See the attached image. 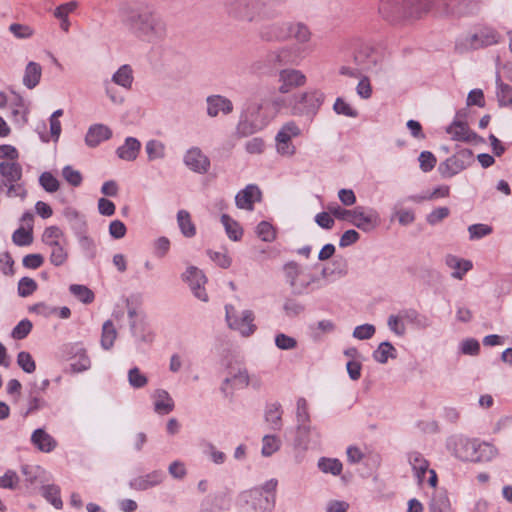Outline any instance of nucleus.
Here are the masks:
<instances>
[{"instance_id": "obj_1", "label": "nucleus", "mask_w": 512, "mask_h": 512, "mask_svg": "<svg viewBox=\"0 0 512 512\" xmlns=\"http://www.w3.org/2000/svg\"><path fill=\"white\" fill-rule=\"evenodd\" d=\"M227 13L234 19L246 22H259L280 15L277 0H229Z\"/></svg>"}, {"instance_id": "obj_2", "label": "nucleus", "mask_w": 512, "mask_h": 512, "mask_svg": "<svg viewBox=\"0 0 512 512\" xmlns=\"http://www.w3.org/2000/svg\"><path fill=\"white\" fill-rule=\"evenodd\" d=\"M278 481L270 479L263 485L240 494L242 512H270L275 506Z\"/></svg>"}, {"instance_id": "obj_3", "label": "nucleus", "mask_w": 512, "mask_h": 512, "mask_svg": "<svg viewBox=\"0 0 512 512\" xmlns=\"http://www.w3.org/2000/svg\"><path fill=\"white\" fill-rule=\"evenodd\" d=\"M428 8L419 0H379L378 14L389 23H397L405 18L418 17Z\"/></svg>"}, {"instance_id": "obj_4", "label": "nucleus", "mask_w": 512, "mask_h": 512, "mask_svg": "<svg viewBox=\"0 0 512 512\" xmlns=\"http://www.w3.org/2000/svg\"><path fill=\"white\" fill-rule=\"evenodd\" d=\"M283 272L286 282L289 284L292 292L296 295H303L309 291H313L314 284H318L317 288H321L318 276L308 272V270L295 261L287 262L283 266Z\"/></svg>"}, {"instance_id": "obj_5", "label": "nucleus", "mask_w": 512, "mask_h": 512, "mask_svg": "<svg viewBox=\"0 0 512 512\" xmlns=\"http://www.w3.org/2000/svg\"><path fill=\"white\" fill-rule=\"evenodd\" d=\"M325 94L316 88L292 94L291 115L312 119L323 105Z\"/></svg>"}, {"instance_id": "obj_6", "label": "nucleus", "mask_w": 512, "mask_h": 512, "mask_svg": "<svg viewBox=\"0 0 512 512\" xmlns=\"http://www.w3.org/2000/svg\"><path fill=\"white\" fill-rule=\"evenodd\" d=\"M129 25L139 37L149 42L161 39L166 32L165 24L160 17L149 12L132 15Z\"/></svg>"}, {"instance_id": "obj_7", "label": "nucleus", "mask_w": 512, "mask_h": 512, "mask_svg": "<svg viewBox=\"0 0 512 512\" xmlns=\"http://www.w3.org/2000/svg\"><path fill=\"white\" fill-rule=\"evenodd\" d=\"M262 104L251 103L241 112L239 122L237 124V134L247 137L255 132L263 129L269 120L262 115Z\"/></svg>"}, {"instance_id": "obj_8", "label": "nucleus", "mask_w": 512, "mask_h": 512, "mask_svg": "<svg viewBox=\"0 0 512 512\" xmlns=\"http://www.w3.org/2000/svg\"><path fill=\"white\" fill-rule=\"evenodd\" d=\"M225 312L229 328L238 331L244 337H248L255 332L254 313L251 310L238 312L234 306L226 305Z\"/></svg>"}, {"instance_id": "obj_9", "label": "nucleus", "mask_w": 512, "mask_h": 512, "mask_svg": "<svg viewBox=\"0 0 512 512\" xmlns=\"http://www.w3.org/2000/svg\"><path fill=\"white\" fill-rule=\"evenodd\" d=\"M474 162V155L470 149H460L451 157L441 162L438 170L443 178H451L470 167Z\"/></svg>"}, {"instance_id": "obj_10", "label": "nucleus", "mask_w": 512, "mask_h": 512, "mask_svg": "<svg viewBox=\"0 0 512 512\" xmlns=\"http://www.w3.org/2000/svg\"><path fill=\"white\" fill-rule=\"evenodd\" d=\"M300 135L301 129L295 121L291 120L284 123L275 137L277 153L281 156L292 157L296 153L292 138Z\"/></svg>"}, {"instance_id": "obj_11", "label": "nucleus", "mask_w": 512, "mask_h": 512, "mask_svg": "<svg viewBox=\"0 0 512 512\" xmlns=\"http://www.w3.org/2000/svg\"><path fill=\"white\" fill-rule=\"evenodd\" d=\"M278 93L282 95H291L294 90L305 86L307 83L306 75L295 68H284L278 72Z\"/></svg>"}, {"instance_id": "obj_12", "label": "nucleus", "mask_w": 512, "mask_h": 512, "mask_svg": "<svg viewBox=\"0 0 512 512\" xmlns=\"http://www.w3.org/2000/svg\"><path fill=\"white\" fill-rule=\"evenodd\" d=\"M446 446L447 449L459 460L474 462L476 440L455 435L448 438Z\"/></svg>"}, {"instance_id": "obj_13", "label": "nucleus", "mask_w": 512, "mask_h": 512, "mask_svg": "<svg viewBox=\"0 0 512 512\" xmlns=\"http://www.w3.org/2000/svg\"><path fill=\"white\" fill-rule=\"evenodd\" d=\"M499 42V34L492 29H484L475 34L467 36L462 42L456 44L459 51L467 49H480Z\"/></svg>"}, {"instance_id": "obj_14", "label": "nucleus", "mask_w": 512, "mask_h": 512, "mask_svg": "<svg viewBox=\"0 0 512 512\" xmlns=\"http://www.w3.org/2000/svg\"><path fill=\"white\" fill-rule=\"evenodd\" d=\"M350 223L364 232H370L380 224V216L373 208L357 206L352 209Z\"/></svg>"}, {"instance_id": "obj_15", "label": "nucleus", "mask_w": 512, "mask_h": 512, "mask_svg": "<svg viewBox=\"0 0 512 512\" xmlns=\"http://www.w3.org/2000/svg\"><path fill=\"white\" fill-rule=\"evenodd\" d=\"M435 4L444 14L468 15L478 11L479 4L474 0H435Z\"/></svg>"}, {"instance_id": "obj_16", "label": "nucleus", "mask_w": 512, "mask_h": 512, "mask_svg": "<svg viewBox=\"0 0 512 512\" xmlns=\"http://www.w3.org/2000/svg\"><path fill=\"white\" fill-rule=\"evenodd\" d=\"M182 279L188 283L194 296L203 302L208 301V295L204 289L206 277L203 272L195 266H190L182 275Z\"/></svg>"}, {"instance_id": "obj_17", "label": "nucleus", "mask_w": 512, "mask_h": 512, "mask_svg": "<svg viewBox=\"0 0 512 512\" xmlns=\"http://www.w3.org/2000/svg\"><path fill=\"white\" fill-rule=\"evenodd\" d=\"M289 21L265 24L259 29V37L266 42L285 41L289 38Z\"/></svg>"}, {"instance_id": "obj_18", "label": "nucleus", "mask_w": 512, "mask_h": 512, "mask_svg": "<svg viewBox=\"0 0 512 512\" xmlns=\"http://www.w3.org/2000/svg\"><path fill=\"white\" fill-rule=\"evenodd\" d=\"M188 169L198 174H205L210 169V160L198 147L188 149L183 157Z\"/></svg>"}, {"instance_id": "obj_19", "label": "nucleus", "mask_w": 512, "mask_h": 512, "mask_svg": "<svg viewBox=\"0 0 512 512\" xmlns=\"http://www.w3.org/2000/svg\"><path fill=\"white\" fill-rule=\"evenodd\" d=\"M379 60L378 54L368 45H362L354 54V63L360 70L371 72L377 67Z\"/></svg>"}, {"instance_id": "obj_20", "label": "nucleus", "mask_w": 512, "mask_h": 512, "mask_svg": "<svg viewBox=\"0 0 512 512\" xmlns=\"http://www.w3.org/2000/svg\"><path fill=\"white\" fill-rule=\"evenodd\" d=\"M261 200L260 189L253 184L247 185L244 189L239 191L235 196V203L239 209L252 211L254 203Z\"/></svg>"}, {"instance_id": "obj_21", "label": "nucleus", "mask_w": 512, "mask_h": 512, "mask_svg": "<svg viewBox=\"0 0 512 512\" xmlns=\"http://www.w3.org/2000/svg\"><path fill=\"white\" fill-rule=\"evenodd\" d=\"M165 479V473L162 470H154L146 475L133 478L129 486L137 491H145L160 485Z\"/></svg>"}, {"instance_id": "obj_22", "label": "nucleus", "mask_w": 512, "mask_h": 512, "mask_svg": "<svg viewBox=\"0 0 512 512\" xmlns=\"http://www.w3.org/2000/svg\"><path fill=\"white\" fill-rule=\"evenodd\" d=\"M207 114L210 117H217L220 113L228 115L233 111V103L222 95H210L206 99Z\"/></svg>"}, {"instance_id": "obj_23", "label": "nucleus", "mask_w": 512, "mask_h": 512, "mask_svg": "<svg viewBox=\"0 0 512 512\" xmlns=\"http://www.w3.org/2000/svg\"><path fill=\"white\" fill-rule=\"evenodd\" d=\"M403 323L410 324L416 329H427L431 326V320L424 314H421L414 308H404L399 310Z\"/></svg>"}, {"instance_id": "obj_24", "label": "nucleus", "mask_w": 512, "mask_h": 512, "mask_svg": "<svg viewBox=\"0 0 512 512\" xmlns=\"http://www.w3.org/2000/svg\"><path fill=\"white\" fill-rule=\"evenodd\" d=\"M0 175L2 176L0 189H2L4 184L21 181L23 175L22 166L16 161L0 162Z\"/></svg>"}, {"instance_id": "obj_25", "label": "nucleus", "mask_w": 512, "mask_h": 512, "mask_svg": "<svg viewBox=\"0 0 512 512\" xmlns=\"http://www.w3.org/2000/svg\"><path fill=\"white\" fill-rule=\"evenodd\" d=\"M112 136L111 129L103 124H94L88 129L85 142L89 147H96L102 141L110 139Z\"/></svg>"}, {"instance_id": "obj_26", "label": "nucleus", "mask_w": 512, "mask_h": 512, "mask_svg": "<svg viewBox=\"0 0 512 512\" xmlns=\"http://www.w3.org/2000/svg\"><path fill=\"white\" fill-rule=\"evenodd\" d=\"M110 81L123 88L131 90L134 82V70L129 64L121 65L112 75Z\"/></svg>"}, {"instance_id": "obj_27", "label": "nucleus", "mask_w": 512, "mask_h": 512, "mask_svg": "<svg viewBox=\"0 0 512 512\" xmlns=\"http://www.w3.org/2000/svg\"><path fill=\"white\" fill-rule=\"evenodd\" d=\"M154 411L160 415H166L173 411L174 401L168 391L157 389L153 395Z\"/></svg>"}, {"instance_id": "obj_28", "label": "nucleus", "mask_w": 512, "mask_h": 512, "mask_svg": "<svg viewBox=\"0 0 512 512\" xmlns=\"http://www.w3.org/2000/svg\"><path fill=\"white\" fill-rule=\"evenodd\" d=\"M230 384L233 388L236 389L247 387L249 385V375L247 370L239 369L236 373L224 379L220 389L225 397H228L232 394L228 388Z\"/></svg>"}, {"instance_id": "obj_29", "label": "nucleus", "mask_w": 512, "mask_h": 512, "mask_svg": "<svg viewBox=\"0 0 512 512\" xmlns=\"http://www.w3.org/2000/svg\"><path fill=\"white\" fill-rule=\"evenodd\" d=\"M445 264L452 269L451 276L461 280L463 276L472 269V262L449 254L445 257Z\"/></svg>"}, {"instance_id": "obj_30", "label": "nucleus", "mask_w": 512, "mask_h": 512, "mask_svg": "<svg viewBox=\"0 0 512 512\" xmlns=\"http://www.w3.org/2000/svg\"><path fill=\"white\" fill-rule=\"evenodd\" d=\"M141 149V143L134 137H127L123 145L117 148V156L125 161H134Z\"/></svg>"}, {"instance_id": "obj_31", "label": "nucleus", "mask_w": 512, "mask_h": 512, "mask_svg": "<svg viewBox=\"0 0 512 512\" xmlns=\"http://www.w3.org/2000/svg\"><path fill=\"white\" fill-rule=\"evenodd\" d=\"M446 132L456 141L471 142L477 137L468 125L461 121H454L447 127Z\"/></svg>"}, {"instance_id": "obj_32", "label": "nucleus", "mask_w": 512, "mask_h": 512, "mask_svg": "<svg viewBox=\"0 0 512 512\" xmlns=\"http://www.w3.org/2000/svg\"><path fill=\"white\" fill-rule=\"evenodd\" d=\"M31 442L40 451L45 453L53 451L57 445L55 439L41 428L36 429L32 433Z\"/></svg>"}, {"instance_id": "obj_33", "label": "nucleus", "mask_w": 512, "mask_h": 512, "mask_svg": "<svg viewBox=\"0 0 512 512\" xmlns=\"http://www.w3.org/2000/svg\"><path fill=\"white\" fill-rule=\"evenodd\" d=\"M408 460L410 465L412 466L418 484L421 485L424 481L426 473L430 470L429 462L424 458V456L421 453L416 451L409 453Z\"/></svg>"}, {"instance_id": "obj_34", "label": "nucleus", "mask_w": 512, "mask_h": 512, "mask_svg": "<svg viewBox=\"0 0 512 512\" xmlns=\"http://www.w3.org/2000/svg\"><path fill=\"white\" fill-rule=\"evenodd\" d=\"M10 107L11 117L14 123H16L19 126L25 125L28 122L27 116L29 109L25 104L24 99L19 95H15L14 100L11 101Z\"/></svg>"}, {"instance_id": "obj_35", "label": "nucleus", "mask_w": 512, "mask_h": 512, "mask_svg": "<svg viewBox=\"0 0 512 512\" xmlns=\"http://www.w3.org/2000/svg\"><path fill=\"white\" fill-rule=\"evenodd\" d=\"M50 248V263L56 267L64 265L69 257L68 240L61 243H53L48 246Z\"/></svg>"}, {"instance_id": "obj_36", "label": "nucleus", "mask_w": 512, "mask_h": 512, "mask_svg": "<svg viewBox=\"0 0 512 512\" xmlns=\"http://www.w3.org/2000/svg\"><path fill=\"white\" fill-rule=\"evenodd\" d=\"M496 97L500 107L512 106V86L504 83L499 74L496 75Z\"/></svg>"}, {"instance_id": "obj_37", "label": "nucleus", "mask_w": 512, "mask_h": 512, "mask_svg": "<svg viewBox=\"0 0 512 512\" xmlns=\"http://www.w3.org/2000/svg\"><path fill=\"white\" fill-rule=\"evenodd\" d=\"M42 75L41 66L33 61H30L25 68L24 76H23V84L28 89H33L40 82Z\"/></svg>"}, {"instance_id": "obj_38", "label": "nucleus", "mask_w": 512, "mask_h": 512, "mask_svg": "<svg viewBox=\"0 0 512 512\" xmlns=\"http://www.w3.org/2000/svg\"><path fill=\"white\" fill-rule=\"evenodd\" d=\"M372 356L376 362L385 364L390 358L395 359L397 357V351L390 342L385 341L379 344Z\"/></svg>"}, {"instance_id": "obj_39", "label": "nucleus", "mask_w": 512, "mask_h": 512, "mask_svg": "<svg viewBox=\"0 0 512 512\" xmlns=\"http://www.w3.org/2000/svg\"><path fill=\"white\" fill-rule=\"evenodd\" d=\"M177 223L181 233L188 238L194 237L196 234V227L192 222L191 215L186 210H179L177 213Z\"/></svg>"}, {"instance_id": "obj_40", "label": "nucleus", "mask_w": 512, "mask_h": 512, "mask_svg": "<svg viewBox=\"0 0 512 512\" xmlns=\"http://www.w3.org/2000/svg\"><path fill=\"white\" fill-rule=\"evenodd\" d=\"M145 151L148 156V161L162 160L166 156L165 144L157 139L147 141Z\"/></svg>"}, {"instance_id": "obj_41", "label": "nucleus", "mask_w": 512, "mask_h": 512, "mask_svg": "<svg viewBox=\"0 0 512 512\" xmlns=\"http://www.w3.org/2000/svg\"><path fill=\"white\" fill-rule=\"evenodd\" d=\"M475 448L474 462H488L494 459L498 454L497 448L487 442L478 443L476 441Z\"/></svg>"}, {"instance_id": "obj_42", "label": "nucleus", "mask_w": 512, "mask_h": 512, "mask_svg": "<svg viewBox=\"0 0 512 512\" xmlns=\"http://www.w3.org/2000/svg\"><path fill=\"white\" fill-rule=\"evenodd\" d=\"M268 58L274 65L284 66L293 63V52L289 47H282L271 51Z\"/></svg>"}, {"instance_id": "obj_43", "label": "nucleus", "mask_w": 512, "mask_h": 512, "mask_svg": "<svg viewBox=\"0 0 512 512\" xmlns=\"http://www.w3.org/2000/svg\"><path fill=\"white\" fill-rule=\"evenodd\" d=\"M42 496L53 505L56 509L63 507V502L60 497V487L55 484H47L41 487Z\"/></svg>"}, {"instance_id": "obj_44", "label": "nucleus", "mask_w": 512, "mask_h": 512, "mask_svg": "<svg viewBox=\"0 0 512 512\" xmlns=\"http://www.w3.org/2000/svg\"><path fill=\"white\" fill-rule=\"evenodd\" d=\"M116 337L117 331L113 322L111 320L105 321L102 326L101 347L104 350H110L114 345Z\"/></svg>"}, {"instance_id": "obj_45", "label": "nucleus", "mask_w": 512, "mask_h": 512, "mask_svg": "<svg viewBox=\"0 0 512 512\" xmlns=\"http://www.w3.org/2000/svg\"><path fill=\"white\" fill-rule=\"evenodd\" d=\"M65 218L69 221L75 234L87 230V223L84 217L75 209L68 208L64 212Z\"/></svg>"}, {"instance_id": "obj_46", "label": "nucleus", "mask_w": 512, "mask_h": 512, "mask_svg": "<svg viewBox=\"0 0 512 512\" xmlns=\"http://www.w3.org/2000/svg\"><path fill=\"white\" fill-rule=\"evenodd\" d=\"M221 222L225 228L228 237L233 241H239L242 238L243 230L238 222L233 220L229 215L223 214Z\"/></svg>"}, {"instance_id": "obj_47", "label": "nucleus", "mask_w": 512, "mask_h": 512, "mask_svg": "<svg viewBox=\"0 0 512 512\" xmlns=\"http://www.w3.org/2000/svg\"><path fill=\"white\" fill-rule=\"evenodd\" d=\"M86 231L87 230H84L83 232L77 233L75 235L85 256L88 259H94L97 254V247L94 240L87 235Z\"/></svg>"}, {"instance_id": "obj_48", "label": "nucleus", "mask_w": 512, "mask_h": 512, "mask_svg": "<svg viewBox=\"0 0 512 512\" xmlns=\"http://www.w3.org/2000/svg\"><path fill=\"white\" fill-rule=\"evenodd\" d=\"M290 37L295 38L299 43H307L311 39V32L302 22H290Z\"/></svg>"}, {"instance_id": "obj_49", "label": "nucleus", "mask_w": 512, "mask_h": 512, "mask_svg": "<svg viewBox=\"0 0 512 512\" xmlns=\"http://www.w3.org/2000/svg\"><path fill=\"white\" fill-rule=\"evenodd\" d=\"M265 419L274 430H279L282 426V411L280 404H270L265 412Z\"/></svg>"}, {"instance_id": "obj_50", "label": "nucleus", "mask_w": 512, "mask_h": 512, "mask_svg": "<svg viewBox=\"0 0 512 512\" xmlns=\"http://www.w3.org/2000/svg\"><path fill=\"white\" fill-rule=\"evenodd\" d=\"M67 238L64 235V232L58 226H49L45 228L42 234V241L46 246H50L53 243H61V241H66Z\"/></svg>"}, {"instance_id": "obj_51", "label": "nucleus", "mask_w": 512, "mask_h": 512, "mask_svg": "<svg viewBox=\"0 0 512 512\" xmlns=\"http://www.w3.org/2000/svg\"><path fill=\"white\" fill-rule=\"evenodd\" d=\"M21 471L25 476V481L30 484H34L37 481L42 482L46 474V471L38 465H23Z\"/></svg>"}, {"instance_id": "obj_52", "label": "nucleus", "mask_w": 512, "mask_h": 512, "mask_svg": "<svg viewBox=\"0 0 512 512\" xmlns=\"http://www.w3.org/2000/svg\"><path fill=\"white\" fill-rule=\"evenodd\" d=\"M312 427L310 424H297L295 445L306 449L310 442V434L312 433Z\"/></svg>"}, {"instance_id": "obj_53", "label": "nucleus", "mask_w": 512, "mask_h": 512, "mask_svg": "<svg viewBox=\"0 0 512 512\" xmlns=\"http://www.w3.org/2000/svg\"><path fill=\"white\" fill-rule=\"evenodd\" d=\"M128 383L134 389L144 388L148 384V378L138 367H133L127 374Z\"/></svg>"}, {"instance_id": "obj_54", "label": "nucleus", "mask_w": 512, "mask_h": 512, "mask_svg": "<svg viewBox=\"0 0 512 512\" xmlns=\"http://www.w3.org/2000/svg\"><path fill=\"white\" fill-rule=\"evenodd\" d=\"M40 186L48 193H55L59 190L60 183L51 172H43L39 176Z\"/></svg>"}, {"instance_id": "obj_55", "label": "nucleus", "mask_w": 512, "mask_h": 512, "mask_svg": "<svg viewBox=\"0 0 512 512\" xmlns=\"http://www.w3.org/2000/svg\"><path fill=\"white\" fill-rule=\"evenodd\" d=\"M318 467L323 473H331L332 475H339L342 471V463L338 459L321 458Z\"/></svg>"}, {"instance_id": "obj_56", "label": "nucleus", "mask_w": 512, "mask_h": 512, "mask_svg": "<svg viewBox=\"0 0 512 512\" xmlns=\"http://www.w3.org/2000/svg\"><path fill=\"white\" fill-rule=\"evenodd\" d=\"M13 243L17 246H28L33 242L32 230L20 227L12 235Z\"/></svg>"}, {"instance_id": "obj_57", "label": "nucleus", "mask_w": 512, "mask_h": 512, "mask_svg": "<svg viewBox=\"0 0 512 512\" xmlns=\"http://www.w3.org/2000/svg\"><path fill=\"white\" fill-rule=\"evenodd\" d=\"M387 326L392 333L396 336H404L406 334V325L403 323L399 312L397 314H391L387 319Z\"/></svg>"}, {"instance_id": "obj_58", "label": "nucleus", "mask_w": 512, "mask_h": 512, "mask_svg": "<svg viewBox=\"0 0 512 512\" xmlns=\"http://www.w3.org/2000/svg\"><path fill=\"white\" fill-rule=\"evenodd\" d=\"M70 292L85 304H89L94 300L93 292L84 285L73 284L69 288Z\"/></svg>"}, {"instance_id": "obj_59", "label": "nucleus", "mask_w": 512, "mask_h": 512, "mask_svg": "<svg viewBox=\"0 0 512 512\" xmlns=\"http://www.w3.org/2000/svg\"><path fill=\"white\" fill-rule=\"evenodd\" d=\"M3 187L7 188L6 196L9 198L19 197L21 199H25L27 196V190L25 188L24 183H22L21 181L7 183L2 185V188Z\"/></svg>"}, {"instance_id": "obj_60", "label": "nucleus", "mask_w": 512, "mask_h": 512, "mask_svg": "<svg viewBox=\"0 0 512 512\" xmlns=\"http://www.w3.org/2000/svg\"><path fill=\"white\" fill-rule=\"evenodd\" d=\"M63 178L73 187H78L83 181L80 171L75 170L72 166L67 165L62 169Z\"/></svg>"}, {"instance_id": "obj_61", "label": "nucleus", "mask_w": 512, "mask_h": 512, "mask_svg": "<svg viewBox=\"0 0 512 512\" xmlns=\"http://www.w3.org/2000/svg\"><path fill=\"white\" fill-rule=\"evenodd\" d=\"M37 289V283L30 277H23L18 283V294L21 297H28Z\"/></svg>"}, {"instance_id": "obj_62", "label": "nucleus", "mask_w": 512, "mask_h": 512, "mask_svg": "<svg viewBox=\"0 0 512 512\" xmlns=\"http://www.w3.org/2000/svg\"><path fill=\"white\" fill-rule=\"evenodd\" d=\"M17 364L26 373H33L36 369L35 361L33 360L31 354L26 351H21L18 353Z\"/></svg>"}, {"instance_id": "obj_63", "label": "nucleus", "mask_w": 512, "mask_h": 512, "mask_svg": "<svg viewBox=\"0 0 512 512\" xmlns=\"http://www.w3.org/2000/svg\"><path fill=\"white\" fill-rule=\"evenodd\" d=\"M493 229L487 224H473L468 227L469 237L471 240L481 239L492 233Z\"/></svg>"}, {"instance_id": "obj_64", "label": "nucleus", "mask_w": 512, "mask_h": 512, "mask_svg": "<svg viewBox=\"0 0 512 512\" xmlns=\"http://www.w3.org/2000/svg\"><path fill=\"white\" fill-rule=\"evenodd\" d=\"M32 330V323L28 319L21 320L12 330L13 339L21 340L27 337Z\"/></svg>"}]
</instances>
